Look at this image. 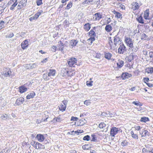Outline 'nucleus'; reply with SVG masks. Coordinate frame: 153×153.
<instances>
[{
    "label": "nucleus",
    "instance_id": "nucleus-1",
    "mask_svg": "<svg viewBox=\"0 0 153 153\" xmlns=\"http://www.w3.org/2000/svg\"><path fill=\"white\" fill-rule=\"evenodd\" d=\"M77 59L75 58L72 57L69 59L67 61L70 67H74L77 65Z\"/></svg>",
    "mask_w": 153,
    "mask_h": 153
},
{
    "label": "nucleus",
    "instance_id": "nucleus-2",
    "mask_svg": "<svg viewBox=\"0 0 153 153\" xmlns=\"http://www.w3.org/2000/svg\"><path fill=\"white\" fill-rule=\"evenodd\" d=\"M125 42L126 45L131 48H133L134 42L132 39L129 37L125 38Z\"/></svg>",
    "mask_w": 153,
    "mask_h": 153
},
{
    "label": "nucleus",
    "instance_id": "nucleus-3",
    "mask_svg": "<svg viewBox=\"0 0 153 153\" xmlns=\"http://www.w3.org/2000/svg\"><path fill=\"white\" fill-rule=\"evenodd\" d=\"M142 5L141 2H133L131 4V9L133 10H135L139 9L140 6Z\"/></svg>",
    "mask_w": 153,
    "mask_h": 153
},
{
    "label": "nucleus",
    "instance_id": "nucleus-4",
    "mask_svg": "<svg viewBox=\"0 0 153 153\" xmlns=\"http://www.w3.org/2000/svg\"><path fill=\"white\" fill-rule=\"evenodd\" d=\"M67 102L66 100H64L62 101V103L59 106V109L60 110L63 111L65 110L66 107V104Z\"/></svg>",
    "mask_w": 153,
    "mask_h": 153
},
{
    "label": "nucleus",
    "instance_id": "nucleus-5",
    "mask_svg": "<svg viewBox=\"0 0 153 153\" xmlns=\"http://www.w3.org/2000/svg\"><path fill=\"white\" fill-rule=\"evenodd\" d=\"M119 130L116 127L112 128L110 131V135L111 136L114 137L118 133Z\"/></svg>",
    "mask_w": 153,
    "mask_h": 153
},
{
    "label": "nucleus",
    "instance_id": "nucleus-6",
    "mask_svg": "<svg viewBox=\"0 0 153 153\" xmlns=\"http://www.w3.org/2000/svg\"><path fill=\"white\" fill-rule=\"evenodd\" d=\"M102 13H97L93 16V19L94 20L99 21L102 18Z\"/></svg>",
    "mask_w": 153,
    "mask_h": 153
},
{
    "label": "nucleus",
    "instance_id": "nucleus-7",
    "mask_svg": "<svg viewBox=\"0 0 153 153\" xmlns=\"http://www.w3.org/2000/svg\"><path fill=\"white\" fill-rule=\"evenodd\" d=\"M126 47L124 44H120L118 50V52L120 54L123 53L124 51H126Z\"/></svg>",
    "mask_w": 153,
    "mask_h": 153
},
{
    "label": "nucleus",
    "instance_id": "nucleus-8",
    "mask_svg": "<svg viewBox=\"0 0 153 153\" xmlns=\"http://www.w3.org/2000/svg\"><path fill=\"white\" fill-rule=\"evenodd\" d=\"M48 112L46 111L42 113L41 114L42 115V122L47 121V119L48 118Z\"/></svg>",
    "mask_w": 153,
    "mask_h": 153
},
{
    "label": "nucleus",
    "instance_id": "nucleus-9",
    "mask_svg": "<svg viewBox=\"0 0 153 153\" xmlns=\"http://www.w3.org/2000/svg\"><path fill=\"white\" fill-rule=\"evenodd\" d=\"M136 56H137L135 55L134 54L132 53H131L129 56H127L126 58V59L128 62H131V61L133 60Z\"/></svg>",
    "mask_w": 153,
    "mask_h": 153
},
{
    "label": "nucleus",
    "instance_id": "nucleus-10",
    "mask_svg": "<svg viewBox=\"0 0 153 153\" xmlns=\"http://www.w3.org/2000/svg\"><path fill=\"white\" fill-rule=\"evenodd\" d=\"M116 64L117 65L118 69L120 68L123 67L124 64V62L121 59H118L117 62H116Z\"/></svg>",
    "mask_w": 153,
    "mask_h": 153
},
{
    "label": "nucleus",
    "instance_id": "nucleus-11",
    "mask_svg": "<svg viewBox=\"0 0 153 153\" xmlns=\"http://www.w3.org/2000/svg\"><path fill=\"white\" fill-rule=\"evenodd\" d=\"M28 42L27 40L26 39L23 41L21 44L22 48L24 50L27 48L28 46Z\"/></svg>",
    "mask_w": 153,
    "mask_h": 153
},
{
    "label": "nucleus",
    "instance_id": "nucleus-12",
    "mask_svg": "<svg viewBox=\"0 0 153 153\" xmlns=\"http://www.w3.org/2000/svg\"><path fill=\"white\" fill-rule=\"evenodd\" d=\"M38 140L39 142H43L45 139L44 136L42 134H38L36 137Z\"/></svg>",
    "mask_w": 153,
    "mask_h": 153
},
{
    "label": "nucleus",
    "instance_id": "nucleus-13",
    "mask_svg": "<svg viewBox=\"0 0 153 153\" xmlns=\"http://www.w3.org/2000/svg\"><path fill=\"white\" fill-rule=\"evenodd\" d=\"M140 133L142 137H145L147 135H148L149 132L147 130L144 129H142L140 131Z\"/></svg>",
    "mask_w": 153,
    "mask_h": 153
},
{
    "label": "nucleus",
    "instance_id": "nucleus-14",
    "mask_svg": "<svg viewBox=\"0 0 153 153\" xmlns=\"http://www.w3.org/2000/svg\"><path fill=\"white\" fill-rule=\"evenodd\" d=\"M34 147H35L37 149H43L45 148L44 146L38 142H34Z\"/></svg>",
    "mask_w": 153,
    "mask_h": 153
},
{
    "label": "nucleus",
    "instance_id": "nucleus-15",
    "mask_svg": "<svg viewBox=\"0 0 153 153\" xmlns=\"http://www.w3.org/2000/svg\"><path fill=\"white\" fill-rule=\"evenodd\" d=\"M24 100V99L22 97L18 98L16 101V104L17 105H20L23 103Z\"/></svg>",
    "mask_w": 153,
    "mask_h": 153
},
{
    "label": "nucleus",
    "instance_id": "nucleus-16",
    "mask_svg": "<svg viewBox=\"0 0 153 153\" xmlns=\"http://www.w3.org/2000/svg\"><path fill=\"white\" fill-rule=\"evenodd\" d=\"M145 147L143 149V150L144 151L146 150L152 151L153 149L152 146L149 144H147L145 145Z\"/></svg>",
    "mask_w": 153,
    "mask_h": 153
},
{
    "label": "nucleus",
    "instance_id": "nucleus-17",
    "mask_svg": "<svg viewBox=\"0 0 153 153\" xmlns=\"http://www.w3.org/2000/svg\"><path fill=\"white\" fill-rule=\"evenodd\" d=\"M120 40L121 39L119 38V37L116 36H115L114 37V46H115V47H116L117 44H119L121 42Z\"/></svg>",
    "mask_w": 153,
    "mask_h": 153
},
{
    "label": "nucleus",
    "instance_id": "nucleus-18",
    "mask_svg": "<svg viewBox=\"0 0 153 153\" xmlns=\"http://www.w3.org/2000/svg\"><path fill=\"white\" fill-rule=\"evenodd\" d=\"M19 91L21 93H22L26 91L27 90V88L23 85L19 86Z\"/></svg>",
    "mask_w": 153,
    "mask_h": 153
},
{
    "label": "nucleus",
    "instance_id": "nucleus-19",
    "mask_svg": "<svg viewBox=\"0 0 153 153\" xmlns=\"http://www.w3.org/2000/svg\"><path fill=\"white\" fill-rule=\"evenodd\" d=\"M131 76V74L126 72L125 73H123L121 76V77L123 79H125L126 78H128L129 77Z\"/></svg>",
    "mask_w": 153,
    "mask_h": 153
},
{
    "label": "nucleus",
    "instance_id": "nucleus-20",
    "mask_svg": "<svg viewBox=\"0 0 153 153\" xmlns=\"http://www.w3.org/2000/svg\"><path fill=\"white\" fill-rule=\"evenodd\" d=\"M57 47L60 51H62L64 48V46L63 43L61 42V41H59V42H58V45L57 46Z\"/></svg>",
    "mask_w": 153,
    "mask_h": 153
},
{
    "label": "nucleus",
    "instance_id": "nucleus-21",
    "mask_svg": "<svg viewBox=\"0 0 153 153\" xmlns=\"http://www.w3.org/2000/svg\"><path fill=\"white\" fill-rule=\"evenodd\" d=\"M113 13L115 15V17H117V18H122V15L120 13L115 10H114L113 11Z\"/></svg>",
    "mask_w": 153,
    "mask_h": 153
},
{
    "label": "nucleus",
    "instance_id": "nucleus-22",
    "mask_svg": "<svg viewBox=\"0 0 153 153\" xmlns=\"http://www.w3.org/2000/svg\"><path fill=\"white\" fill-rule=\"evenodd\" d=\"M56 73V71L54 69H50L49 70V72L48 74V75L49 77L53 76L55 75Z\"/></svg>",
    "mask_w": 153,
    "mask_h": 153
},
{
    "label": "nucleus",
    "instance_id": "nucleus-23",
    "mask_svg": "<svg viewBox=\"0 0 153 153\" xmlns=\"http://www.w3.org/2000/svg\"><path fill=\"white\" fill-rule=\"evenodd\" d=\"M78 43V41L75 40H72L71 41L70 43V45L71 47H73L76 46Z\"/></svg>",
    "mask_w": 153,
    "mask_h": 153
},
{
    "label": "nucleus",
    "instance_id": "nucleus-24",
    "mask_svg": "<svg viewBox=\"0 0 153 153\" xmlns=\"http://www.w3.org/2000/svg\"><path fill=\"white\" fill-rule=\"evenodd\" d=\"M105 30L108 32H110L112 30V27L111 25H106L105 27Z\"/></svg>",
    "mask_w": 153,
    "mask_h": 153
},
{
    "label": "nucleus",
    "instance_id": "nucleus-25",
    "mask_svg": "<svg viewBox=\"0 0 153 153\" xmlns=\"http://www.w3.org/2000/svg\"><path fill=\"white\" fill-rule=\"evenodd\" d=\"M149 13V9H147L145 11L144 17L145 19H148Z\"/></svg>",
    "mask_w": 153,
    "mask_h": 153
},
{
    "label": "nucleus",
    "instance_id": "nucleus-26",
    "mask_svg": "<svg viewBox=\"0 0 153 153\" xmlns=\"http://www.w3.org/2000/svg\"><path fill=\"white\" fill-rule=\"evenodd\" d=\"M108 43L110 46V49L113 50L116 49V47L114 46V44H113L112 41L111 40H109Z\"/></svg>",
    "mask_w": 153,
    "mask_h": 153
},
{
    "label": "nucleus",
    "instance_id": "nucleus-27",
    "mask_svg": "<svg viewBox=\"0 0 153 153\" xmlns=\"http://www.w3.org/2000/svg\"><path fill=\"white\" fill-rule=\"evenodd\" d=\"M35 95V93L34 92H32L30 93V94H28L26 98L27 99H30L31 98H33Z\"/></svg>",
    "mask_w": 153,
    "mask_h": 153
},
{
    "label": "nucleus",
    "instance_id": "nucleus-28",
    "mask_svg": "<svg viewBox=\"0 0 153 153\" xmlns=\"http://www.w3.org/2000/svg\"><path fill=\"white\" fill-rule=\"evenodd\" d=\"M105 57L108 59H110L111 56V54L110 53H104Z\"/></svg>",
    "mask_w": 153,
    "mask_h": 153
},
{
    "label": "nucleus",
    "instance_id": "nucleus-29",
    "mask_svg": "<svg viewBox=\"0 0 153 153\" xmlns=\"http://www.w3.org/2000/svg\"><path fill=\"white\" fill-rule=\"evenodd\" d=\"M27 0H21L19 4L22 6V7H25L26 5Z\"/></svg>",
    "mask_w": 153,
    "mask_h": 153
},
{
    "label": "nucleus",
    "instance_id": "nucleus-30",
    "mask_svg": "<svg viewBox=\"0 0 153 153\" xmlns=\"http://www.w3.org/2000/svg\"><path fill=\"white\" fill-rule=\"evenodd\" d=\"M88 33L90 37H95L96 36V34L95 32L92 30H90Z\"/></svg>",
    "mask_w": 153,
    "mask_h": 153
},
{
    "label": "nucleus",
    "instance_id": "nucleus-31",
    "mask_svg": "<svg viewBox=\"0 0 153 153\" xmlns=\"http://www.w3.org/2000/svg\"><path fill=\"white\" fill-rule=\"evenodd\" d=\"M130 133L133 138L136 139H138V135L137 134H134L133 131H131Z\"/></svg>",
    "mask_w": 153,
    "mask_h": 153
},
{
    "label": "nucleus",
    "instance_id": "nucleus-32",
    "mask_svg": "<svg viewBox=\"0 0 153 153\" xmlns=\"http://www.w3.org/2000/svg\"><path fill=\"white\" fill-rule=\"evenodd\" d=\"M90 28V25L89 23L85 24L84 26V29L87 31H88Z\"/></svg>",
    "mask_w": 153,
    "mask_h": 153
},
{
    "label": "nucleus",
    "instance_id": "nucleus-33",
    "mask_svg": "<svg viewBox=\"0 0 153 153\" xmlns=\"http://www.w3.org/2000/svg\"><path fill=\"white\" fill-rule=\"evenodd\" d=\"M146 72L148 74H152L153 73V67H150L146 69Z\"/></svg>",
    "mask_w": 153,
    "mask_h": 153
},
{
    "label": "nucleus",
    "instance_id": "nucleus-34",
    "mask_svg": "<svg viewBox=\"0 0 153 153\" xmlns=\"http://www.w3.org/2000/svg\"><path fill=\"white\" fill-rule=\"evenodd\" d=\"M9 117L8 115L6 114H3L1 117V119L4 120L7 119Z\"/></svg>",
    "mask_w": 153,
    "mask_h": 153
},
{
    "label": "nucleus",
    "instance_id": "nucleus-35",
    "mask_svg": "<svg viewBox=\"0 0 153 153\" xmlns=\"http://www.w3.org/2000/svg\"><path fill=\"white\" fill-rule=\"evenodd\" d=\"M99 0H89L88 2L91 4H97L99 2Z\"/></svg>",
    "mask_w": 153,
    "mask_h": 153
},
{
    "label": "nucleus",
    "instance_id": "nucleus-36",
    "mask_svg": "<svg viewBox=\"0 0 153 153\" xmlns=\"http://www.w3.org/2000/svg\"><path fill=\"white\" fill-rule=\"evenodd\" d=\"M53 120L54 122L55 121L56 122H60L62 121V119L60 117H57L54 118Z\"/></svg>",
    "mask_w": 153,
    "mask_h": 153
},
{
    "label": "nucleus",
    "instance_id": "nucleus-37",
    "mask_svg": "<svg viewBox=\"0 0 153 153\" xmlns=\"http://www.w3.org/2000/svg\"><path fill=\"white\" fill-rule=\"evenodd\" d=\"M137 20L138 21V22H139L141 24H144V21H143V18L142 17L140 16L138 17V18L137 19Z\"/></svg>",
    "mask_w": 153,
    "mask_h": 153
},
{
    "label": "nucleus",
    "instance_id": "nucleus-38",
    "mask_svg": "<svg viewBox=\"0 0 153 153\" xmlns=\"http://www.w3.org/2000/svg\"><path fill=\"white\" fill-rule=\"evenodd\" d=\"M49 77L47 73L44 74L43 75V78L46 80L49 79Z\"/></svg>",
    "mask_w": 153,
    "mask_h": 153
},
{
    "label": "nucleus",
    "instance_id": "nucleus-39",
    "mask_svg": "<svg viewBox=\"0 0 153 153\" xmlns=\"http://www.w3.org/2000/svg\"><path fill=\"white\" fill-rule=\"evenodd\" d=\"M17 0H16L14 3L11 6V7L10 8V10H13L14 9L15 7H16L18 3L17 2Z\"/></svg>",
    "mask_w": 153,
    "mask_h": 153
},
{
    "label": "nucleus",
    "instance_id": "nucleus-40",
    "mask_svg": "<svg viewBox=\"0 0 153 153\" xmlns=\"http://www.w3.org/2000/svg\"><path fill=\"white\" fill-rule=\"evenodd\" d=\"M104 123H101L99 125V127L100 128H103L106 127H107V126Z\"/></svg>",
    "mask_w": 153,
    "mask_h": 153
},
{
    "label": "nucleus",
    "instance_id": "nucleus-41",
    "mask_svg": "<svg viewBox=\"0 0 153 153\" xmlns=\"http://www.w3.org/2000/svg\"><path fill=\"white\" fill-rule=\"evenodd\" d=\"M41 12L39 11L36 14L33 16L35 19H37L39 17V16L41 15Z\"/></svg>",
    "mask_w": 153,
    "mask_h": 153
},
{
    "label": "nucleus",
    "instance_id": "nucleus-42",
    "mask_svg": "<svg viewBox=\"0 0 153 153\" xmlns=\"http://www.w3.org/2000/svg\"><path fill=\"white\" fill-rule=\"evenodd\" d=\"M149 120V118L148 117H142L140 119V121L142 122H146Z\"/></svg>",
    "mask_w": 153,
    "mask_h": 153
},
{
    "label": "nucleus",
    "instance_id": "nucleus-43",
    "mask_svg": "<svg viewBox=\"0 0 153 153\" xmlns=\"http://www.w3.org/2000/svg\"><path fill=\"white\" fill-rule=\"evenodd\" d=\"M86 122V120L85 119L80 120L79 126H82L84 125Z\"/></svg>",
    "mask_w": 153,
    "mask_h": 153
},
{
    "label": "nucleus",
    "instance_id": "nucleus-44",
    "mask_svg": "<svg viewBox=\"0 0 153 153\" xmlns=\"http://www.w3.org/2000/svg\"><path fill=\"white\" fill-rule=\"evenodd\" d=\"M4 75L5 76H10L11 75V72L10 71H9L7 73H5L4 74Z\"/></svg>",
    "mask_w": 153,
    "mask_h": 153
},
{
    "label": "nucleus",
    "instance_id": "nucleus-45",
    "mask_svg": "<svg viewBox=\"0 0 153 153\" xmlns=\"http://www.w3.org/2000/svg\"><path fill=\"white\" fill-rule=\"evenodd\" d=\"M132 104L137 106H141L142 105V104L139 102H136L135 101H134L132 102Z\"/></svg>",
    "mask_w": 153,
    "mask_h": 153
},
{
    "label": "nucleus",
    "instance_id": "nucleus-46",
    "mask_svg": "<svg viewBox=\"0 0 153 153\" xmlns=\"http://www.w3.org/2000/svg\"><path fill=\"white\" fill-rule=\"evenodd\" d=\"M1 5H0V14H2L4 12V10L5 8L4 6H1Z\"/></svg>",
    "mask_w": 153,
    "mask_h": 153
},
{
    "label": "nucleus",
    "instance_id": "nucleus-47",
    "mask_svg": "<svg viewBox=\"0 0 153 153\" xmlns=\"http://www.w3.org/2000/svg\"><path fill=\"white\" fill-rule=\"evenodd\" d=\"M72 6V3L71 2H69L67 4L66 9L69 10Z\"/></svg>",
    "mask_w": 153,
    "mask_h": 153
},
{
    "label": "nucleus",
    "instance_id": "nucleus-48",
    "mask_svg": "<svg viewBox=\"0 0 153 153\" xmlns=\"http://www.w3.org/2000/svg\"><path fill=\"white\" fill-rule=\"evenodd\" d=\"M38 65V64L37 63H34L32 65H31L30 68H31V69H32L33 68H36L37 67Z\"/></svg>",
    "mask_w": 153,
    "mask_h": 153
},
{
    "label": "nucleus",
    "instance_id": "nucleus-49",
    "mask_svg": "<svg viewBox=\"0 0 153 153\" xmlns=\"http://www.w3.org/2000/svg\"><path fill=\"white\" fill-rule=\"evenodd\" d=\"M91 103V102H90V100H87L84 102V104L87 106L89 105Z\"/></svg>",
    "mask_w": 153,
    "mask_h": 153
},
{
    "label": "nucleus",
    "instance_id": "nucleus-50",
    "mask_svg": "<svg viewBox=\"0 0 153 153\" xmlns=\"http://www.w3.org/2000/svg\"><path fill=\"white\" fill-rule=\"evenodd\" d=\"M4 21H0V27L1 29L4 27Z\"/></svg>",
    "mask_w": 153,
    "mask_h": 153
},
{
    "label": "nucleus",
    "instance_id": "nucleus-51",
    "mask_svg": "<svg viewBox=\"0 0 153 153\" xmlns=\"http://www.w3.org/2000/svg\"><path fill=\"white\" fill-rule=\"evenodd\" d=\"M90 137L89 135H87L84 137L83 140H84L88 141L90 140Z\"/></svg>",
    "mask_w": 153,
    "mask_h": 153
},
{
    "label": "nucleus",
    "instance_id": "nucleus-52",
    "mask_svg": "<svg viewBox=\"0 0 153 153\" xmlns=\"http://www.w3.org/2000/svg\"><path fill=\"white\" fill-rule=\"evenodd\" d=\"M14 36V34L13 33H10L8 35L6 36L5 37L6 38H11L13 37Z\"/></svg>",
    "mask_w": 153,
    "mask_h": 153
},
{
    "label": "nucleus",
    "instance_id": "nucleus-53",
    "mask_svg": "<svg viewBox=\"0 0 153 153\" xmlns=\"http://www.w3.org/2000/svg\"><path fill=\"white\" fill-rule=\"evenodd\" d=\"M91 136L92 137L91 141L96 142V140H97L96 138H95V136L94 135L92 134Z\"/></svg>",
    "mask_w": 153,
    "mask_h": 153
},
{
    "label": "nucleus",
    "instance_id": "nucleus-54",
    "mask_svg": "<svg viewBox=\"0 0 153 153\" xmlns=\"http://www.w3.org/2000/svg\"><path fill=\"white\" fill-rule=\"evenodd\" d=\"M90 147L88 145H85L82 146V148L84 149H88Z\"/></svg>",
    "mask_w": 153,
    "mask_h": 153
},
{
    "label": "nucleus",
    "instance_id": "nucleus-55",
    "mask_svg": "<svg viewBox=\"0 0 153 153\" xmlns=\"http://www.w3.org/2000/svg\"><path fill=\"white\" fill-rule=\"evenodd\" d=\"M42 0H37V5L38 6H39L42 4Z\"/></svg>",
    "mask_w": 153,
    "mask_h": 153
},
{
    "label": "nucleus",
    "instance_id": "nucleus-56",
    "mask_svg": "<svg viewBox=\"0 0 153 153\" xmlns=\"http://www.w3.org/2000/svg\"><path fill=\"white\" fill-rule=\"evenodd\" d=\"M146 35L145 33H143L141 35V39H146Z\"/></svg>",
    "mask_w": 153,
    "mask_h": 153
},
{
    "label": "nucleus",
    "instance_id": "nucleus-57",
    "mask_svg": "<svg viewBox=\"0 0 153 153\" xmlns=\"http://www.w3.org/2000/svg\"><path fill=\"white\" fill-rule=\"evenodd\" d=\"M31 65L30 64H27L26 65H25V67L27 69H31V68H30Z\"/></svg>",
    "mask_w": 153,
    "mask_h": 153
},
{
    "label": "nucleus",
    "instance_id": "nucleus-58",
    "mask_svg": "<svg viewBox=\"0 0 153 153\" xmlns=\"http://www.w3.org/2000/svg\"><path fill=\"white\" fill-rule=\"evenodd\" d=\"M134 128H135V130L139 131L140 130L142 127H141L140 126H135Z\"/></svg>",
    "mask_w": 153,
    "mask_h": 153
},
{
    "label": "nucleus",
    "instance_id": "nucleus-59",
    "mask_svg": "<svg viewBox=\"0 0 153 153\" xmlns=\"http://www.w3.org/2000/svg\"><path fill=\"white\" fill-rule=\"evenodd\" d=\"M95 37H91L89 39H88V40L90 41H91V43H92V42L94 41L95 40V39L94 38Z\"/></svg>",
    "mask_w": 153,
    "mask_h": 153
},
{
    "label": "nucleus",
    "instance_id": "nucleus-60",
    "mask_svg": "<svg viewBox=\"0 0 153 153\" xmlns=\"http://www.w3.org/2000/svg\"><path fill=\"white\" fill-rule=\"evenodd\" d=\"M127 145L126 142V141H123L121 143V145L123 146H126Z\"/></svg>",
    "mask_w": 153,
    "mask_h": 153
},
{
    "label": "nucleus",
    "instance_id": "nucleus-61",
    "mask_svg": "<svg viewBox=\"0 0 153 153\" xmlns=\"http://www.w3.org/2000/svg\"><path fill=\"white\" fill-rule=\"evenodd\" d=\"M131 48L132 49V51L134 52H136L137 51L138 49V48L137 46L135 47H134V46H133V48Z\"/></svg>",
    "mask_w": 153,
    "mask_h": 153
},
{
    "label": "nucleus",
    "instance_id": "nucleus-62",
    "mask_svg": "<svg viewBox=\"0 0 153 153\" xmlns=\"http://www.w3.org/2000/svg\"><path fill=\"white\" fill-rule=\"evenodd\" d=\"M143 80L144 81V82L146 83H147L146 82H148L149 80V79L148 77L144 78Z\"/></svg>",
    "mask_w": 153,
    "mask_h": 153
},
{
    "label": "nucleus",
    "instance_id": "nucleus-63",
    "mask_svg": "<svg viewBox=\"0 0 153 153\" xmlns=\"http://www.w3.org/2000/svg\"><path fill=\"white\" fill-rule=\"evenodd\" d=\"M143 153H153L152 151L146 150L144 151L143 150H142Z\"/></svg>",
    "mask_w": 153,
    "mask_h": 153
},
{
    "label": "nucleus",
    "instance_id": "nucleus-64",
    "mask_svg": "<svg viewBox=\"0 0 153 153\" xmlns=\"http://www.w3.org/2000/svg\"><path fill=\"white\" fill-rule=\"evenodd\" d=\"M149 56L150 58L153 59V52H150L149 53Z\"/></svg>",
    "mask_w": 153,
    "mask_h": 153
}]
</instances>
